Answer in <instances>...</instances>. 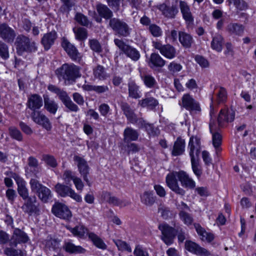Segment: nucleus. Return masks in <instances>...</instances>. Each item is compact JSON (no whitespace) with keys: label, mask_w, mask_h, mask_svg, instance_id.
Here are the masks:
<instances>
[{"label":"nucleus","mask_w":256,"mask_h":256,"mask_svg":"<svg viewBox=\"0 0 256 256\" xmlns=\"http://www.w3.org/2000/svg\"><path fill=\"white\" fill-rule=\"evenodd\" d=\"M210 120L209 124L210 130L212 134V144L216 148H218L222 144V137L218 132L219 127L223 126L224 122H231L234 119L235 114L232 109H222L218 118V125L216 122V116L214 108L210 106Z\"/></svg>","instance_id":"obj_1"},{"label":"nucleus","mask_w":256,"mask_h":256,"mask_svg":"<svg viewBox=\"0 0 256 256\" xmlns=\"http://www.w3.org/2000/svg\"><path fill=\"white\" fill-rule=\"evenodd\" d=\"M188 149L192 170L199 177L202 174V170L198 166V156L200 150V140L198 137L192 136L188 142Z\"/></svg>","instance_id":"obj_2"},{"label":"nucleus","mask_w":256,"mask_h":256,"mask_svg":"<svg viewBox=\"0 0 256 256\" xmlns=\"http://www.w3.org/2000/svg\"><path fill=\"white\" fill-rule=\"evenodd\" d=\"M66 228L74 236L80 238H84L86 234H88L89 238L97 248L102 250L106 248V244L100 237L93 232L88 233V229L82 224H80L73 228L66 226Z\"/></svg>","instance_id":"obj_3"},{"label":"nucleus","mask_w":256,"mask_h":256,"mask_svg":"<svg viewBox=\"0 0 256 256\" xmlns=\"http://www.w3.org/2000/svg\"><path fill=\"white\" fill-rule=\"evenodd\" d=\"M56 75L60 80H74L80 77V74L78 66L74 64H64L56 71Z\"/></svg>","instance_id":"obj_4"},{"label":"nucleus","mask_w":256,"mask_h":256,"mask_svg":"<svg viewBox=\"0 0 256 256\" xmlns=\"http://www.w3.org/2000/svg\"><path fill=\"white\" fill-rule=\"evenodd\" d=\"M109 26L118 36L126 37L130 35V30L128 25L124 20L118 18H110Z\"/></svg>","instance_id":"obj_5"},{"label":"nucleus","mask_w":256,"mask_h":256,"mask_svg":"<svg viewBox=\"0 0 256 256\" xmlns=\"http://www.w3.org/2000/svg\"><path fill=\"white\" fill-rule=\"evenodd\" d=\"M114 42L120 50L132 60L137 61L140 58V54L136 48L126 44L123 40L118 38L114 39Z\"/></svg>","instance_id":"obj_6"},{"label":"nucleus","mask_w":256,"mask_h":256,"mask_svg":"<svg viewBox=\"0 0 256 256\" xmlns=\"http://www.w3.org/2000/svg\"><path fill=\"white\" fill-rule=\"evenodd\" d=\"M179 172H172L168 173L166 178V182L167 186L176 194L184 196L186 191L179 186L177 178Z\"/></svg>","instance_id":"obj_7"},{"label":"nucleus","mask_w":256,"mask_h":256,"mask_svg":"<svg viewBox=\"0 0 256 256\" xmlns=\"http://www.w3.org/2000/svg\"><path fill=\"white\" fill-rule=\"evenodd\" d=\"M152 46L168 59H173L177 54L176 48L170 44H162L161 42L157 40L152 42Z\"/></svg>","instance_id":"obj_8"},{"label":"nucleus","mask_w":256,"mask_h":256,"mask_svg":"<svg viewBox=\"0 0 256 256\" xmlns=\"http://www.w3.org/2000/svg\"><path fill=\"white\" fill-rule=\"evenodd\" d=\"M74 160L76 164L78 170L81 176L82 177L84 180L86 182L88 186H90L91 184L88 178L90 168L89 167L87 162L84 158L78 156H74Z\"/></svg>","instance_id":"obj_9"},{"label":"nucleus","mask_w":256,"mask_h":256,"mask_svg":"<svg viewBox=\"0 0 256 256\" xmlns=\"http://www.w3.org/2000/svg\"><path fill=\"white\" fill-rule=\"evenodd\" d=\"M55 189L56 192L62 197L68 196L78 202L82 200L81 196L70 186L58 183L56 185Z\"/></svg>","instance_id":"obj_10"},{"label":"nucleus","mask_w":256,"mask_h":256,"mask_svg":"<svg viewBox=\"0 0 256 256\" xmlns=\"http://www.w3.org/2000/svg\"><path fill=\"white\" fill-rule=\"evenodd\" d=\"M52 212L56 217L69 220L72 216V214L68 207L62 203L56 202L52 206Z\"/></svg>","instance_id":"obj_11"},{"label":"nucleus","mask_w":256,"mask_h":256,"mask_svg":"<svg viewBox=\"0 0 256 256\" xmlns=\"http://www.w3.org/2000/svg\"><path fill=\"white\" fill-rule=\"evenodd\" d=\"M6 175L12 178L18 185V191L23 200H26L28 196V190L26 187V182L18 174L12 172H6Z\"/></svg>","instance_id":"obj_12"},{"label":"nucleus","mask_w":256,"mask_h":256,"mask_svg":"<svg viewBox=\"0 0 256 256\" xmlns=\"http://www.w3.org/2000/svg\"><path fill=\"white\" fill-rule=\"evenodd\" d=\"M179 105L189 111H200L199 104L189 94H184L181 100L178 102Z\"/></svg>","instance_id":"obj_13"},{"label":"nucleus","mask_w":256,"mask_h":256,"mask_svg":"<svg viewBox=\"0 0 256 256\" xmlns=\"http://www.w3.org/2000/svg\"><path fill=\"white\" fill-rule=\"evenodd\" d=\"M158 228L162 232L164 242L168 246L172 244L176 234L174 229L166 224H160Z\"/></svg>","instance_id":"obj_14"},{"label":"nucleus","mask_w":256,"mask_h":256,"mask_svg":"<svg viewBox=\"0 0 256 256\" xmlns=\"http://www.w3.org/2000/svg\"><path fill=\"white\" fill-rule=\"evenodd\" d=\"M186 248L189 252L200 256H210V252L206 249L200 246L194 242L186 240L185 243Z\"/></svg>","instance_id":"obj_15"},{"label":"nucleus","mask_w":256,"mask_h":256,"mask_svg":"<svg viewBox=\"0 0 256 256\" xmlns=\"http://www.w3.org/2000/svg\"><path fill=\"white\" fill-rule=\"evenodd\" d=\"M32 118L36 124L40 125L47 130H50L52 125L49 119L40 111H34L32 113Z\"/></svg>","instance_id":"obj_16"},{"label":"nucleus","mask_w":256,"mask_h":256,"mask_svg":"<svg viewBox=\"0 0 256 256\" xmlns=\"http://www.w3.org/2000/svg\"><path fill=\"white\" fill-rule=\"evenodd\" d=\"M16 34L14 30L5 23L0 24V38L7 42H12Z\"/></svg>","instance_id":"obj_17"},{"label":"nucleus","mask_w":256,"mask_h":256,"mask_svg":"<svg viewBox=\"0 0 256 256\" xmlns=\"http://www.w3.org/2000/svg\"><path fill=\"white\" fill-rule=\"evenodd\" d=\"M24 203L22 206V210L30 215L37 214L39 212V208L36 204V198L35 196H30L24 200Z\"/></svg>","instance_id":"obj_18"},{"label":"nucleus","mask_w":256,"mask_h":256,"mask_svg":"<svg viewBox=\"0 0 256 256\" xmlns=\"http://www.w3.org/2000/svg\"><path fill=\"white\" fill-rule=\"evenodd\" d=\"M28 240L26 234L20 229H16L10 238V245L16 247L18 244L25 243Z\"/></svg>","instance_id":"obj_19"},{"label":"nucleus","mask_w":256,"mask_h":256,"mask_svg":"<svg viewBox=\"0 0 256 256\" xmlns=\"http://www.w3.org/2000/svg\"><path fill=\"white\" fill-rule=\"evenodd\" d=\"M58 96L65 106L68 108L70 111L77 112L79 110L78 106L72 102L66 92L61 90L58 94Z\"/></svg>","instance_id":"obj_20"},{"label":"nucleus","mask_w":256,"mask_h":256,"mask_svg":"<svg viewBox=\"0 0 256 256\" xmlns=\"http://www.w3.org/2000/svg\"><path fill=\"white\" fill-rule=\"evenodd\" d=\"M226 32L230 36H240L244 33V26L238 22H230L226 28Z\"/></svg>","instance_id":"obj_21"},{"label":"nucleus","mask_w":256,"mask_h":256,"mask_svg":"<svg viewBox=\"0 0 256 256\" xmlns=\"http://www.w3.org/2000/svg\"><path fill=\"white\" fill-rule=\"evenodd\" d=\"M43 105L42 97L37 94L31 95L28 98L27 106L33 112L39 110Z\"/></svg>","instance_id":"obj_22"},{"label":"nucleus","mask_w":256,"mask_h":256,"mask_svg":"<svg viewBox=\"0 0 256 256\" xmlns=\"http://www.w3.org/2000/svg\"><path fill=\"white\" fill-rule=\"evenodd\" d=\"M178 180L185 188L192 189L196 187V182L184 171H179Z\"/></svg>","instance_id":"obj_23"},{"label":"nucleus","mask_w":256,"mask_h":256,"mask_svg":"<svg viewBox=\"0 0 256 256\" xmlns=\"http://www.w3.org/2000/svg\"><path fill=\"white\" fill-rule=\"evenodd\" d=\"M180 8L182 17L186 22L188 24L192 22L194 17L188 4L185 2L180 0Z\"/></svg>","instance_id":"obj_24"},{"label":"nucleus","mask_w":256,"mask_h":256,"mask_svg":"<svg viewBox=\"0 0 256 256\" xmlns=\"http://www.w3.org/2000/svg\"><path fill=\"white\" fill-rule=\"evenodd\" d=\"M62 46L72 59L76 60L79 57L80 54L76 48L68 40L64 39Z\"/></svg>","instance_id":"obj_25"},{"label":"nucleus","mask_w":256,"mask_h":256,"mask_svg":"<svg viewBox=\"0 0 256 256\" xmlns=\"http://www.w3.org/2000/svg\"><path fill=\"white\" fill-rule=\"evenodd\" d=\"M150 92H147L146 98L139 100L138 104L143 108L148 107L151 109L155 108L158 104V102L157 100L150 96Z\"/></svg>","instance_id":"obj_26"},{"label":"nucleus","mask_w":256,"mask_h":256,"mask_svg":"<svg viewBox=\"0 0 256 256\" xmlns=\"http://www.w3.org/2000/svg\"><path fill=\"white\" fill-rule=\"evenodd\" d=\"M57 38V34L55 31H52L44 34L42 38V43L44 49L48 50L54 44V40Z\"/></svg>","instance_id":"obj_27"},{"label":"nucleus","mask_w":256,"mask_h":256,"mask_svg":"<svg viewBox=\"0 0 256 256\" xmlns=\"http://www.w3.org/2000/svg\"><path fill=\"white\" fill-rule=\"evenodd\" d=\"M141 202L146 206H152L156 202V196L152 191H145L140 196Z\"/></svg>","instance_id":"obj_28"},{"label":"nucleus","mask_w":256,"mask_h":256,"mask_svg":"<svg viewBox=\"0 0 256 256\" xmlns=\"http://www.w3.org/2000/svg\"><path fill=\"white\" fill-rule=\"evenodd\" d=\"M224 39L223 36L219 34H216L212 36L211 48L212 50L220 52L222 51Z\"/></svg>","instance_id":"obj_29"},{"label":"nucleus","mask_w":256,"mask_h":256,"mask_svg":"<svg viewBox=\"0 0 256 256\" xmlns=\"http://www.w3.org/2000/svg\"><path fill=\"white\" fill-rule=\"evenodd\" d=\"M44 108L50 113L54 114H56L58 106L54 100L50 99L48 95L44 96Z\"/></svg>","instance_id":"obj_30"},{"label":"nucleus","mask_w":256,"mask_h":256,"mask_svg":"<svg viewBox=\"0 0 256 256\" xmlns=\"http://www.w3.org/2000/svg\"><path fill=\"white\" fill-rule=\"evenodd\" d=\"M178 40L186 48H190L194 42L193 38L190 34L182 31L178 32Z\"/></svg>","instance_id":"obj_31"},{"label":"nucleus","mask_w":256,"mask_h":256,"mask_svg":"<svg viewBox=\"0 0 256 256\" xmlns=\"http://www.w3.org/2000/svg\"><path fill=\"white\" fill-rule=\"evenodd\" d=\"M139 135L138 132L136 130L127 127L124 132V140L125 142L136 141Z\"/></svg>","instance_id":"obj_32"},{"label":"nucleus","mask_w":256,"mask_h":256,"mask_svg":"<svg viewBox=\"0 0 256 256\" xmlns=\"http://www.w3.org/2000/svg\"><path fill=\"white\" fill-rule=\"evenodd\" d=\"M185 150V141L181 138H178L174 143L173 149L172 152L174 156H178L182 154Z\"/></svg>","instance_id":"obj_33"},{"label":"nucleus","mask_w":256,"mask_h":256,"mask_svg":"<svg viewBox=\"0 0 256 256\" xmlns=\"http://www.w3.org/2000/svg\"><path fill=\"white\" fill-rule=\"evenodd\" d=\"M194 227L198 234L200 236V239L203 241L211 242L214 239V236L210 232H206L198 224H194Z\"/></svg>","instance_id":"obj_34"},{"label":"nucleus","mask_w":256,"mask_h":256,"mask_svg":"<svg viewBox=\"0 0 256 256\" xmlns=\"http://www.w3.org/2000/svg\"><path fill=\"white\" fill-rule=\"evenodd\" d=\"M166 61L158 54L152 53L151 54L149 66L153 68L154 67H162L164 66Z\"/></svg>","instance_id":"obj_35"},{"label":"nucleus","mask_w":256,"mask_h":256,"mask_svg":"<svg viewBox=\"0 0 256 256\" xmlns=\"http://www.w3.org/2000/svg\"><path fill=\"white\" fill-rule=\"evenodd\" d=\"M159 9L162 11V14L167 18H173L178 12L176 6H166V4H162L160 6Z\"/></svg>","instance_id":"obj_36"},{"label":"nucleus","mask_w":256,"mask_h":256,"mask_svg":"<svg viewBox=\"0 0 256 256\" xmlns=\"http://www.w3.org/2000/svg\"><path fill=\"white\" fill-rule=\"evenodd\" d=\"M121 108L128 120L131 123L134 124L136 122V116L129 105L126 103H122L121 104Z\"/></svg>","instance_id":"obj_37"},{"label":"nucleus","mask_w":256,"mask_h":256,"mask_svg":"<svg viewBox=\"0 0 256 256\" xmlns=\"http://www.w3.org/2000/svg\"><path fill=\"white\" fill-rule=\"evenodd\" d=\"M129 96L132 98L137 99L140 98L142 94L139 90V86L135 82H130L128 84Z\"/></svg>","instance_id":"obj_38"},{"label":"nucleus","mask_w":256,"mask_h":256,"mask_svg":"<svg viewBox=\"0 0 256 256\" xmlns=\"http://www.w3.org/2000/svg\"><path fill=\"white\" fill-rule=\"evenodd\" d=\"M96 10L99 15L105 19H109L113 16L112 12L106 5L98 4Z\"/></svg>","instance_id":"obj_39"},{"label":"nucleus","mask_w":256,"mask_h":256,"mask_svg":"<svg viewBox=\"0 0 256 256\" xmlns=\"http://www.w3.org/2000/svg\"><path fill=\"white\" fill-rule=\"evenodd\" d=\"M37 194L40 199L44 202H48L52 196L50 190L46 186L42 187Z\"/></svg>","instance_id":"obj_40"},{"label":"nucleus","mask_w":256,"mask_h":256,"mask_svg":"<svg viewBox=\"0 0 256 256\" xmlns=\"http://www.w3.org/2000/svg\"><path fill=\"white\" fill-rule=\"evenodd\" d=\"M73 32L76 40L80 41H82L87 38L88 31L85 28L76 27L73 28Z\"/></svg>","instance_id":"obj_41"},{"label":"nucleus","mask_w":256,"mask_h":256,"mask_svg":"<svg viewBox=\"0 0 256 256\" xmlns=\"http://www.w3.org/2000/svg\"><path fill=\"white\" fill-rule=\"evenodd\" d=\"M64 250L70 253H84L85 250L80 246H76L70 242H66L64 246Z\"/></svg>","instance_id":"obj_42"},{"label":"nucleus","mask_w":256,"mask_h":256,"mask_svg":"<svg viewBox=\"0 0 256 256\" xmlns=\"http://www.w3.org/2000/svg\"><path fill=\"white\" fill-rule=\"evenodd\" d=\"M142 78L144 85L148 88H155L158 84L154 78L150 74H144L142 76Z\"/></svg>","instance_id":"obj_43"},{"label":"nucleus","mask_w":256,"mask_h":256,"mask_svg":"<svg viewBox=\"0 0 256 256\" xmlns=\"http://www.w3.org/2000/svg\"><path fill=\"white\" fill-rule=\"evenodd\" d=\"M229 5L233 4L237 10H246L248 8V4L244 0H227Z\"/></svg>","instance_id":"obj_44"},{"label":"nucleus","mask_w":256,"mask_h":256,"mask_svg":"<svg viewBox=\"0 0 256 256\" xmlns=\"http://www.w3.org/2000/svg\"><path fill=\"white\" fill-rule=\"evenodd\" d=\"M93 74L95 78L99 80H104L107 77L104 68L100 65H98L93 69Z\"/></svg>","instance_id":"obj_45"},{"label":"nucleus","mask_w":256,"mask_h":256,"mask_svg":"<svg viewBox=\"0 0 256 256\" xmlns=\"http://www.w3.org/2000/svg\"><path fill=\"white\" fill-rule=\"evenodd\" d=\"M30 39L26 37L22 36L20 38V40L18 42L16 45V48L18 52H21L26 51V47L28 46L30 43Z\"/></svg>","instance_id":"obj_46"},{"label":"nucleus","mask_w":256,"mask_h":256,"mask_svg":"<svg viewBox=\"0 0 256 256\" xmlns=\"http://www.w3.org/2000/svg\"><path fill=\"white\" fill-rule=\"evenodd\" d=\"M4 254L7 256H24V252L18 249L6 247L4 249Z\"/></svg>","instance_id":"obj_47"},{"label":"nucleus","mask_w":256,"mask_h":256,"mask_svg":"<svg viewBox=\"0 0 256 256\" xmlns=\"http://www.w3.org/2000/svg\"><path fill=\"white\" fill-rule=\"evenodd\" d=\"M75 20L80 24L88 26L90 24V22L88 18L82 13L78 12L74 17Z\"/></svg>","instance_id":"obj_48"},{"label":"nucleus","mask_w":256,"mask_h":256,"mask_svg":"<svg viewBox=\"0 0 256 256\" xmlns=\"http://www.w3.org/2000/svg\"><path fill=\"white\" fill-rule=\"evenodd\" d=\"M114 242L120 250L132 252L131 248L126 242L120 240H114Z\"/></svg>","instance_id":"obj_49"},{"label":"nucleus","mask_w":256,"mask_h":256,"mask_svg":"<svg viewBox=\"0 0 256 256\" xmlns=\"http://www.w3.org/2000/svg\"><path fill=\"white\" fill-rule=\"evenodd\" d=\"M227 98V92L226 90L220 87L216 94V100L218 104L224 102Z\"/></svg>","instance_id":"obj_50"},{"label":"nucleus","mask_w":256,"mask_h":256,"mask_svg":"<svg viewBox=\"0 0 256 256\" xmlns=\"http://www.w3.org/2000/svg\"><path fill=\"white\" fill-rule=\"evenodd\" d=\"M60 246V241L52 238H50L46 240L45 246L46 248L50 250H54L58 248Z\"/></svg>","instance_id":"obj_51"},{"label":"nucleus","mask_w":256,"mask_h":256,"mask_svg":"<svg viewBox=\"0 0 256 256\" xmlns=\"http://www.w3.org/2000/svg\"><path fill=\"white\" fill-rule=\"evenodd\" d=\"M145 130L150 136H158L160 134L159 129L151 124H149L148 125L146 126V128Z\"/></svg>","instance_id":"obj_52"},{"label":"nucleus","mask_w":256,"mask_h":256,"mask_svg":"<svg viewBox=\"0 0 256 256\" xmlns=\"http://www.w3.org/2000/svg\"><path fill=\"white\" fill-rule=\"evenodd\" d=\"M9 133L10 136L18 141H21L22 139V136L20 131L16 128L11 126L9 128Z\"/></svg>","instance_id":"obj_53"},{"label":"nucleus","mask_w":256,"mask_h":256,"mask_svg":"<svg viewBox=\"0 0 256 256\" xmlns=\"http://www.w3.org/2000/svg\"><path fill=\"white\" fill-rule=\"evenodd\" d=\"M0 56L4 59L6 60L9 58L8 48L4 42L0 40Z\"/></svg>","instance_id":"obj_54"},{"label":"nucleus","mask_w":256,"mask_h":256,"mask_svg":"<svg viewBox=\"0 0 256 256\" xmlns=\"http://www.w3.org/2000/svg\"><path fill=\"white\" fill-rule=\"evenodd\" d=\"M30 184L32 191L36 193L42 188V187L44 186L41 184L37 180L34 178L30 180Z\"/></svg>","instance_id":"obj_55"},{"label":"nucleus","mask_w":256,"mask_h":256,"mask_svg":"<svg viewBox=\"0 0 256 256\" xmlns=\"http://www.w3.org/2000/svg\"><path fill=\"white\" fill-rule=\"evenodd\" d=\"M179 216L180 220L186 225H190L192 224L193 218L190 214L186 212H182L179 213Z\"/></svg>","instance_id":"obj_56"},{"label":"nucleus","mask_w":256,"mask_h":256,"mask_svg":"<svg viewBox=\"0 0 256 256\" xmlns=\"http://www.w3.org/2000/svg\"><path fill=\"white\" fill-rule=\"evenodd\" d=\"M76 177L74 175L73 172L69 170H66L64 172L62 176V178L66 183L68 184L71 180L74 181V180Z\"/></svg>","instance_id":"obj_57"},{"label":"nucleus","mask_w":256,"mask_h":256,"mask_svg":"<svg viewBox=\"0 0 256 256\" xmlns=\"http://www.w3.org/2000/svg\"><path fill=\"white\" fill-rule=\"evenodd\" d=\"M108 202L110 204L120 207L125 206L128 204V202L120 200L115 196H110Z\"/></svg>","instance_id":"obj_58"},{"label":"nucleus","mask_w":256,"mask_h":256,"mask_svg":"<svg viewBox=\"0 0 256 256\" xmlns=\"http://www.w3.org/2000/svg\"><path fill=\"white\" fill-rule=\"evenodd\" d=\"M149 30L152 34L154 37L160 36L162 33L161 28L157 25L154 24L150 26Z\"/></svg>","instance_id":"obj_59"},{"label":"nucleus","mask_w":256,"mask_h":256,"mask_svg":"<svg viewBox=\"0 0 256 256\" xmlns=\"http://www.w3.org/2000/svg\"><path fill=\"white\" fill-rule=\"evenodd\" d=\"M182 66L175 62H171L168 66V70L172 73L178 72L182 70Z\"/></svg>","instance_id":"obj_60"},{"label":"nucleus","mask_w":256,"mask_h":256,"mask_svg":"<svg viewBox=\"0 0 256 256\" xmlns=\"http://www.w3.org/2000/svg\"><path fill=\"white\" fill-rule=\"evenodd\" d=\"M43 159L45 162L51 167L55 168L57 166L56 160L53 156L46 155L44 156Z\"/></svg>","instance_id":"obj_61"},{"label":"nucleus","mask_w":256,"mask_h":256,"mask_svg":"<svg viewBox=\"0 0 256 256\" xmlns=\"http://www.w3.org/2000/svg\"><path fill=\"white\" fill-rule=\"evenodd\" d=\"M134 254V256H150L148 252L144 250L142 246L140 245L136 246Z\"/></svg>","instance_id":"obj_62"},{"label":"nucleus","mask_w":256,"mask_h":256,"mask_svg":"<svg viewBox=\"0 0 256 256\" xmlns=\"http://www.w3.org/2000/svg\"><path fill=\"white\" fill-rule=\"evenodd\" d=\"M62 2V8L66 11H69L71 8L74 5V0H60Z\"/></svg>","instance_id":"obj_63"},{"label":"nucleus","mask_w":256,"mask_h":256,"mask_svg":"<svg viewBox=\"0 0 256 256\" xmlns=\"http://www.w3.org/2000/svg\"><path fill=\"white\" fill-rule=\"evenodd\" d=\"M10 236L6 232L0 230V244H4L10 242Z\"/></svg>","instance_id":"obj_64"}]
</instances>
